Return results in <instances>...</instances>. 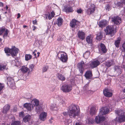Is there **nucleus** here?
<instances>
[{"label": "nucleus", "mask_w": 125, "mask_h": 125, "mask_svg": "<svg viewBox=\"0 0 125 125\" xmlns=\"http://www.w3.org/2000/svg\"><path fill=\"white\" fill-rule=\"evenodd\" d=\"M106 10L109 11V10L110 9V7L109 5L108 4H107L106 5Z\"/></svg>", "instance_id": "3c124183"}, {"label": "nucleus", "mask_w": 125, "mask_h": 125, "mask_svg": "<svg viewBox=\"0 0 125 125\" xmlns=\"http://www.w3.org/2000/svg\"><path fill=\"white\" fill-rule=\"evenodd\" d=\"M99 48L102 53H106L107 52V50L105 45L103 43H101L99 47Z\"/></svg>", "instance_id": "a211bd4d"}, {"label": "nucleus", "mask_w": 125, "mask_h": 125, "mask_svg": "<svg viewBox=\"0 0 125 125\" xmlns=\"http://www.w3.org/2000/svg\"><path fill=\"white\" fill-rule=\"evenodd\" d=\"M59 59L62 62H66L67 61L68 58L66 53L64 52L59 51L57 54Z\"/></svg>", "instance_id": "7ed1b4c3"}, {"label": "nucleus", "mask_w": 125, "mask_h": 125, "mask_svg": "<svg viewBox=\"0 0 125 125\" xmlns=\"http://www.w3.org/2000/svg\"><path fill=\"white\" fill-rule=\"evenodd\" d=\"M94 122V121L93 119H90L88 120L87 124H93Z\"/></svg>", "instance_id": "37998d69"}, {"label": "nucleus", "mask_w": 125, "mask_h": 125, "mask_svg": "<svg viewBox=\"0 0 125 125\" xmlns=\"http://www.w3.org/2000/svg\"><path fill=\"white\" fill-rule=\"evenodd\" d=\"M98 109L96 107L93 106L90 109V114L91 115H93L95 114L97 111Z\"/></svg>", "instance_id": "b1692460"}, {"label": "nucleus", "mask_w": 125, "mask_h": 125, "mask_svg": "<svg viewBox=\"0 0 125 125\" xmlns=\"http://www.w3.org/2000/svg\"><path fill=\"white\" fill-rule=\"evenodd\" d=\"M32 23L34 24H37V21L36 19H35L34 20H33L32 21Z\"/></svg>", "instance_id": "864d4df0"}, {"label": "nucleus", "mask_w": 125, "mask_h": 125, "mask_svg": "<svg viewBox=\"0 0 125 125\" xmlns=\"http://www.w3.org/2000/svg\"><path fill=\"white\" fill-rule=\"evenodd\" d=\"M69 3L70 4L71 3H72V2L71 1H70ZM63 10V11L67 13L73 12V7L71 6L70 4H68L65 6L64 7Z\"/></svg>", "instance_id": "423d86ee"}, {"label": "nucleus", "mask_w": 125, "mask_h": 125, "mask_svg": "<svg viewBox=\"0 0 125 125\" xmlns=\"http://www.w3.org/2000/svg\"><path fill=\"white\" fill-rule=\"evenodd\" d=\"M25 60L26 61L30 60L32 58V56L30 54H25Z\"/></svg>", "instance_id": "f704fd0d"}, {"label": "nucleus", "mask_w": 125, "mask_h": 125, "mask_svg": "<svg viewBox=\"0 0 125 125\" xmlns=\"http://www.w3.org/2000/svg\"><path fill=\"white\" fill-rule=\"evenodd\" d=\"M64 122V124L65 125H71V121L69 119H66Z\"/></svg>", "instance_id": "58836bf2"}, {"label": "nucleus", "mask_w": 125, "mask_h": 125, "mask_svg": "<svg viewBox=\"0 0 125 125\" xmlns=\"http://www.w3.org/2000/svg\"><path fill=\"white\" fill-rule=\"evenodd\" d=\"M107 21L105 20H102L99 21L98 25L102 29L107 25Z\"/></svg>", "instance_id": "dca6fc26"}, {"label": "nucleus", "mask_w": 125, "mask_h": 125, "mask_svg": "<svg viewBox=\"0 0 125 125\" xmlns=\"http://www.w3.org/2000/svg\"><path fill=\"white\" fill-rule=\"evenodd\" d=\"M106 32V35H109L111 37L113 36L114 35V32Z\"/></svg>", "instance_id": "ea45409f"}, {"label": "nucleus", "mask_w": 125, "mask_h": 125, "mask_svg": "<svg viewBox=\"0 0 125 125\" xmlns=\"http://www.w3.org/2000/svg\"><path fill=\"white\" fill-rule=\"evenodd\" d=\"M21 16V15L20 13H19L18 14V17H17V18H19Z\"/></svg>", "instance_id": "680f3d73"}, {"label": "nucleus", "mask_w": 125, "mask_h": 125, "mask_svg": "<svg viewBox=\"0 0 125 125\" xmlns=\"http://www.w3.org/2000/svg\"><path fill=\"white\" fill-rule=\"evenodd\" d=\"M84 76L87 79H90L93 76L92 71L91 70L87 71L85 73Z\"/></svg>", "instance_id": "f3484780"}, {"label": "nucleus", "mask_w": 125, "mask_h": 125, "mask_svg": "<svg viewBox=\"0 0 125 125\" xmlns=\"http://www.w3.org/2000/svg\"><path fill=\"white\" fill-rule=\"evenodd\" d=\"M95 6L94 4L91 5V8H88L87 10V14H91L94 12L95 10Z\"/></svg>", "instance_id": "4468645a"}, {"label": "nucleus", "mask_w": 125, "mask_h": 125, "mask_svg": "<svg viewBox=\"0 0 125 125\" xmlns=\"http://www.w3.org/2000/svg\"><path fill=\"white\" fill-rule=\"evenodd\" d=\"M63 22V20L62 17H59L57 20V24L59 26H61Z\"/></svg>", "instance_id": "c85d7f7f"}, {"label": "nucleus", "mask_w": 125, "mask_h": 125, "mask_svg": "<svg viewBox=\"0 0 125 125\" xmlns=\"http://www.w3.org/2000/svg\"><path fill=\"white\" fill-rule=\"evenodd\" d=\"M105 118L100 115L96 116L95 119V121L97 124L102 123L105 120Z\"/></svg>", "instance_id": "1a4fd4ad"}, {"label": "nucleus", "mask_w": 125, "mask_h": 125, "mask_svg": "<svg viewBox=\"0 0 125 125\" xmlns=\"http://www.w3.org/2000/svg\"><path fill=\"white\" fill-rule=\"evenodd\" d=\"M55 15V13L53 11L51 12L50 13L48 12L47 14L48 19L49 20L51 19L52 18L54 17Z\"/></svg>", "instance_id": "c756f323"}, {"label": "nucleus", "mask_w": 125, "mask_h": 125, "mask_svg": "<svg viewBox=\"0 0 125 125\" xmlns=\"http://www.w3.org/2000/svg\"><path fill=\"white\" fill-rule=\"evenodd\" d=\"M109 111V109L106 107H102L100 109V114L104 115L107 114Z\"/></svg>", "instance_id": "f8f14e48"}, {"label": "nucleus", "mask_w": 125, "mask_h": 125, "mask_svg": "<svg viewBox=\"0 0 125 125\" xmlns=\"http://www.w3.org/2000/svg\"><path fill=\"white\" fill-rule=\"evenodd\" d=\"M37 54H38V55H37L38 57H39V55H39V54H40V52H38Z\"/></svg>", "instance_id": "338daca9"}, {"label": "nucleus", "mask_w": 125, "mask_h": 125, "mask_svg": "<svg viewBox=\"0 0 125 125\" xmlns=\"http://www.w3.org/2000/svg\"><path fill=\"white\" fill-rule=\"evenodd\" d=\"M78 108L74 104L69 106L68 112L70 118H75L76 116L78 115L79 112Z\"/></svg>", "instance_id": "f257e3e1"}, {"label": "nucleus", "mask_w": 125, "mask_h": 125, "mask_svg": "<svg viewBox=\"0 0 125 125\" xmlns=\"http://www.w3.org/2000/svg\"><path fill=\"white\" fill-rule=\"evenodd\" d=\"M77 21L76 20L73 19L70 22V25L72 28L73 31H80L79 30L78 31V27L77 25Z\"/></svg>", "instance_id": "39448f33"}, {"label": "nucleus", "mask_w": 125, "mask_h": 125, "mask_svg": "<svg viewBox=\"0 0 125 125\" xmlns=\"http://www.w3.org/2000/svg\"><path fill=\"white\" fill-rule=\"evenodd\" d=\"M33 54H34V55L35 56L36 55V54L35 53V52H33Z\"/></svg>", "instance_id": "0e129e2a"}, {"label": "nucleus", "mask_w": 125, "mask_h": 125, "mask_svg": "<svg viewBox=\"0 0 125 125\" xmlns=\"http://www.w3.org/2000/svg\"><path fill=\"white\" fill-rule=\"evenodd\" d=\"M10 106L9 104L5 105L2 111V113L4 114L7 113L8 111L10 109Z\"/></svg>", "instance_id": "393cba45"}, {"label": "nucleus", "mask_w": 125, "mask_h": 125, "mask_svg": "<svg viewBox=\"0 0 125 125\" xmlns=\"http://www.w3.org/2000/svg\"><path fill=\"white\" fill-rule=\"evenodd\" d=\"M78 36L79 38L83 40L85 39V33L83 32H78Z\"/></svg>", "instance_id": "a878e982"}, {"label": "nucleus", "mask_w": 125, "mask_h": 125, "mask_svg": "<svg viewBox=\"0 0 125 125\" xmlns=\"http://www.w3.org/2000/svg\"><path fill=\"white\" fill-rule=\"evenodd\" d=\"M20 70L22 72V73H26L28 71H29L28 73H30V69L27 67H25V66H22L20 69Z\"/></svg>", "instance_id": "4be33fe9"}, {"label": "nucleus", "mask_w": 125, "mask_h": 125, "mask_svg": "<svg viewBox=\"0 0 125 125\" xmlns=\"http://www.w3.org/2000/svg\"><path fill=\"white\" fill-rule=\"evenodd\" d=\"M91 36H88L86 38V41L88 44H91L92 43V40L91 39Z\"/></svg>", "instance_id": "e433bc0d"}, {"label": "nucleus", "mask_w": 125, "mask_h": 125, "mask_svg": "<svg viewBox=\"0 0 125 125\" xmlns=\"http://www.w3.org/2000/svg\"><path fill=\"white\" fill-rule=\"evenodd\" d=\"M0 31H8V30L4 27H2L0 28Z\"/></svg>", "instance_id": "a18cd8bd"}, {"label": "nucleus", "mask_w": 125, "mask_h": 125, "mask_svg": "<svg viewBox=\"0 0 125 125\" xmlns=\"http://www.w3.org/2000/svg\"><path fill=\"white\" fill-rule=\"evenodd\" d=\"M33 31H34L36 29V27H35L34 26H33Z\"/></svg>", "instance_id": "052dcab7"}, {"label": "nucleus", "mask_w": 125, "mask_h": 125, "mask_svg": "<svg viewBox=\"0 0 125 125\" xmlns=\"http://www.w3.org/2000/svg\"><path fill=\"white\" fill-rule=\"evenodd\" d=\"M23 107L29 111H31V110L32 108H33V106L31 104L27 103L24 104L23 105Z\"/></svg>", "instance_id": "6ab92c4d"}, {"label": "nucleus", "mask_w": 125, "mask_h": 125, "mask_svg": "<svg viewBox=\"0 0 125 125\" xmlns=\"http://www.w3.org/2000/svg\"><path fill=\"white\" fill-rule=\"evenodd\" d=\"M34 65L33 64L30 65L29 67L30 71V70L31 71H32L34 69Z\"/></svg>", "instance_id": "79ce46f5"}, {"label": "nucleus", "mask_w": 125, "mask_h": 125, "mask_svg": "<svg viewBox=\"0 0 125 125\" xmlns=\"http://www.w3.org/2000/svg\"><path fill=\"white\" fill-rule=\"evenodd\" d=\"M90 54V52L89 51H87L84 54L83 56L86 59L87 58Z\"/></svg>", "instance_id": "c9c22d12"}, {"label": "nucleus", "mask_w": 125, "mask_h": 125, "mask_svg": "<svg viewBox=\"0 0 125 125\" xmlns=\"http://www.w3.org/2000/svg\"><path fill=\"white\" fill-rule=\"evenodd\" d=\"M58 77L59 79L62 81H64L65 80V77L62 74L60 73L58 74Z\"/></svg>", "instance_id": "473e14b6"}, {"label": "nucleus", "mask_w": 125, "mask_h": 125, "mask_svg": "<svg viewBox=\"0 0 125 125\" xmlns=\"http://www.w3.org/2000/svg\"><path fill=\"white\" fill-rule=\"evenodd\" d=\"M115 113L119 116L118 121L119 123L125 121V112L123 110H119L116 111Z\"/></svg>", "instance_id": "20e7f679"}, {"label": "nucleus", "mask_w": 125, "mask_h": 125, "mask_svg": "<svg viewBox=\"0 0 125 125\" xmlns=\"http://www.w3.org/2000/svg\"><path fill=\"white\" fill-rule=\"evenodd\" d=\"M114 62L112 60L107 61L105 64V66L107 67H110L114 64Z\"/></svg>", "instance_id": "bb28decb"}, {"label": "nucleus", "mask_w": 125, "mask_h": 125, "mask_svg": "<svg viewBox=\"0 0 125 125\" xmlns=\"http://www.w3.org/2000/svg\"><path fill=\"white\" fill-rule=\"evenodd\" d=\"M18 51L19 49L15 46H12L11 49L8 47H5L4 49L5 52L6 53H9L13 57L17 56Z\"/></svg>", "instance_id": "f03ea898"}, {"label": "nucleus", "mask_w": 125, "mask_h": 125, "mask_svg": "<svg viewBox=\"0 0 125 125\" xmlns=\"http://www.w3.org/2000/svg\"><path fill=\"white\" fill-rule=\"evenodd\" d=\"M112 20L114 24L119 25L121 22L122 19L120 17L117 16L112 18Z\"/></svg>", "instance_id": "9d476101"}, {"label": "nucleus", "mask_w": 125, "mask_h": 125, "mask_svg": "<svg viewBox=\"0 0 125 125\" xmlns=\"http://www.w3.org/2000/svg\"><path fill=\"white\" fill-rule=\"evenodd\" d=\"M116 71L118 72V73L120 74L121 73V70L120 69H118L116 70Z\"/></svg>", "instance_id": "5fc2aeb1"}, {"label": "nucleus", "mask_w": 125, "mask_h": 125, "mask_svg": "<svg viewBox=\"0 0 125 125\" xmlns=\"http://www.w3.org/2000/svg\"><path fill=\"white\" fill-rule=\"evenodd\" d=\"M62 114L64 116H66L67 115V112H64L62 113Z\"/></svg>", "instance_id": "13d9d810"}, {"label": "nucleus", "mask_w": 125, "mask_h": 125, "mask_svg": "<svg viewBox=\"0 0 125 125\" xmlns=\"http://www.w3.org/2000/svg\"><path fill=\"white\" fill-rule=\"evenodd\" d=\"M7 54V56H9L10 55V53H6Z\"/></svg>", "instance_id": "774afa93"}, {"label": "nucleus", "mask_w": 125, "mask_h": 125, "mask_svg": "<svg viewBox=\"0 0 125 125\" xmlns=\"http://www.w3.org/2000/svg\"><path fill=\"white\" fill-rule=\"evenodd\" d=\"M31 118V116L29 115H28L23 118V121L24 123L29 122L30 121Z\"/></svg>", "instance_id": "cd10ccee"}, {"label": "nucleus", "mask_w": 125, "mask_h": 125, "mask_svg": "<svg viewBox=\"0 0 125 125\" xmlns=\"http://www.w3.org/2000/svg\"><path fill=\"white\" fill-rule=\"evenodd\" d=\"M8 32H5V33L3 35V37L4 38L5 37L8 36Z\"/></svg>", "instance_id": "603ef678"}, {"label": "nucleus", "mask_w": 125, "mask_h": 125, "mask_svg": "<svg viewBox=\"0 0 125 125\" xmlns=\"http://www.w3.org/2000/svg\"><path fill=\"white\" fill-rule=\"evenodd\" d=\"M122 51L123 52L125 51V42H124L122 46Z\"/></svg>", "instance_id": "de8ad7c7"}, {"label": "nucleus", "mask_w": 125, "mask_h": 125, "mask_svg": "<svg viewBox=\"0 0 125 125\" xmlns=\"http://www.w3.org/2000/svg\"><path fill=\"white\" fill-rule=\"evenodd\" d=\"M49 67L48 66H44L43 67L42 69V71L43 72H44L47 71Z\"/></svg>", "instance_id": "a19ab883"}, {"label": "nucleus", "mask_w": 125, "mask_h": 125, "mask_svg": "<svg viewBox=\"0 0 125 125\" xmlns=\"http://www.w3.org/2000/svg\"><path fill=\"white\" fill-rule=\"evenodd\" d=\"M28 27V26H27L24 25L23 26V27L24 28H26V27Z\"/></svg>", "instance_id": "69168bd1"}, {"label": "nucleus", "mask_w": 125, "mask_h": 125, "mask_svg": "<svg viewBox=\"0 0 125 125\" xmlns=\"http://www.w3.org/2000/svg\"><path fill=\"white\" fill-rule=\"evenodd\" d=\"M42 110V108L40 106L38 105L36 107L35 111L37 113H39Z\"/></svg>", "instance_id": "2f4dec72"}, {"label": "nucleus", "mask_w": 125, "mask_h": 125, "mask_svg": "<svg viewBox=\"0 0 125 125\" xmlns=\"http://www.w3.org/2000/svg\"><path fill=\"white\" fill-rule=\"evenodd\" d=\"M77 12L78 13H82L83 10L81 9H80L77 10Z\"/></svg>", "instance_id": "09e8293b"}, {"label": "nucleus", "mask_w": 125, "mask_h": 125, "mask_svg": "<svg viewBox=\"0 0 125 125\" xmlns=\"http://www.w3.org/2000/svg\"><path fill=\"white\" fill-rule=\"evenodd\" d=\"M72 89V86L69 84H65L62 85L61 88V90L63 92H68L71 91Z\"/></svg>", "instance_id": "0eeeda50"}, {"label": "nucleus", "mask_w": 125, "mask_h": 125, "mask_svg": "<svg viewBox=\"0 0 125 125\" xmlns=\"http://www.w3.org/2000/svg\"><path fill=\"white\" fill-rule=\"evenodd\" d=\"M21 122L19 121H15L13 122L11 125H21Z\"/></svg>", "instance_id": "4c0bfd02"}, {"label": "nucleus", "mask_w": 125, "mask_h": 125, "mask_svg": "<svg viewBox=\"0 0 125 125\" xmlns=\"http://www.w3.org/2000/svg\"><path fill=\"white\" fill-rule=\"evenodd\" d=\"M39 102L38 100L36 99H33L31 101V104L34 106H37L39 105Z\"/></svg>", "instance_id": "5701e85b"}, {"label": "nucleus", "mask_w": 125, "mask_h": 125, "mask_svg": "<svg viewBox=\"0 0 125 125\" xmlns=\"http://www.w3.org/2000/svg\"><path fill=\"white\" fill-rule=\"evenodd\" d=\"M19 116L20 117H23L24 116V114H23V113L22 112H20L19 113Z\"/></svg>", "instance_id": "8fccbe9b"}, {"label": "nucleus", "mask_w": 125, "mask_h": 125, "mask_svg": "<svg viewBox=\"0 0 125 125\" xmlns=\"http://www.w3.org/2000/svg\"><path fill=\"white\" fill-rule=\"evenodd\" d=\"M121 1L124 5H125V0H121Z\"/></svg>", "instance_id": "4d7b16f0"}, {"label": "nucleus", "mask_w": 125, "mask_h": 125, "mask_svg": "<svg viewBox=\"0 0 125 125\" xmlns=\"http://www.w3.org/2000/svg\"><path fill=\"white\" fill-rule=\"evenodd\" d=\"M121 38L119 37L117 38L116 40L115 41L114 44L115 45L116 47L117 48L119 47L121 43Z\"/></svg>", "instance_id": "412c9836"}, {"label": "nucleus", "mask_w": 125, "mask_h": 125, "mask_svg": "<svg viewBox=\"0 0 125 125\" xmlns=\"http://www.w3.org/2000/svg\"><path fill=\"white\" fill-rule=\"evenodd\" d=\"M124 63H123L122 64L123 65V68H124V69H125V65H124Z\"/></svg>", "instance_id": "e2e57ef3"}, {"label": "nucleus", "mask_w": 125, "mask_h": 125, "mask_svg": "<svg viewBox=\"0 0 125 125\" xmlns=\"http://www.w3.org/2000/svg\"><path fill=\"white\" fill-rule=\"evenodd\" d=\"M53 120V118L52 117H51L49 120V121L52 124V120Z\"/></svg>", "instance_id": "6e6d98bb"}, {"label": "nucleus", "mask_w": 125, "mask_h": 125, "mask_svg": "<svg viewBox=\"0 0 125 125\" xmlns=\"http://www.w3.org/2000/svg\"><path fill=\"white\" fill-rule=\"evenodd\" d=\"M84 64V63L83 61H82L78 63L77 64V67L82 74H83L84 70V69L83 66Z\"/></svg>", "instance_id": "9b49d317"}, {"label": "nucleus", "mask_w": 125, "mask_h": 125, "mask_svg": "<svg viewBox=\"0 0 125 125\" xmlns=\"http://www.w3.org/2000/svg\"><path fill=\"white\" fill-rule=\"evenodd\" d=\"M103 93L105 96L108 97H111L112 95V93L108 88H106L103 90Z\"/></svg>", "instance_id": "ddd939ff"}, {"label": "nucleus", "mask_w": 125, "mask_h": 125, "mask_svg": "<svg viewBox=\"0 0 125 125\" xmlns=\"http://www.w3.org/2000/svg\"><path fill=\"white\" fill-rule=\"evenodd\" d=\"M75 125H83L82 124L80 123H76L75 124Z\"/></svg>", "instance_id": "bf43d9fd"}, {"label": "nucleus", "mask_w": 125, "mask_h": 125, "mask_svg": "<svg viewBox=\"0 0 125 125\" xmlns=\"http://www.w3.org/2000/svg\"><path fill=\"white\" fill-rule=\"evenodd\" d=\"M100 64V62L96 60L92 61L90 64V66L92 68L96 67Z\"/></svg>", "instance_id": "2eb2a0df"}, {"label": "nucleus", "mask_w": 125, "mask_h": 125, "mask_svg": "<svg viewBox=\"0 0 125 125\" xmlns=\"http://www.w3.org/2000/svg\"><path fill=\"white\" fill-rule=\"evenodd\" d=\"M103 37V36L101 32H100L99 33H98L97 35L96 38L98 40H100Z\"/></svg>", "instance_id": "72a5a7b5"}, {"label": "nucleus", "mask_w": 125, "mask_h": 125, "mask_svg": "<svg viewBox=\"0 0 125 125\" xmlns=\"http://www.w3.org/2000/svg\"><path fill=\"white\" fill-rule=\"evenodd\" d=\"M6 66L0 64V71H2L6 69Z\"/></svg>", "instance_id": "c03bdc74"}, {"label": "nucleus", "mask_w": 125, "mask_h": 125, "mask_svg": "<svg viewBox=\"0 0 125 125\" xmlns=\"http://www.w3.org/2000/svg\"><path fill=\"white\" fill-rule=\"evenodd\" d=\"M7 84L10 87L13 89H15L16 86L15 84L14 80L12 78L10 77H8L7 78Z\"/></svg>", "instance_id": "6e6552de"}, {"label": "nucleus", "mask_w": 125, "mask_h": 125, "mask_svg": "<svg viewBox=\"0 0 125 125\" xmlns=\"http://www.w3.org/2000/svg\"><path fill=\"white\" fill-rule=\"evenodd\" d=\"M47 113L45 112L42 113L39 115V118L41 121H44L47 115Z\"/></svg>", "instance_id": "aec40b11"}, {"label": "nucleus", "mask_w": 125, "mask_h": 125, "mask_svg": "<svg viewBox=\"0 0 125 125\" xmlns=\"http://www.w3.org/2000/svg\"><path fill=\"white\" fill-rule=\"evenodd\" d=\"M117 5L119 6L120 7H122L124 5L121 2V1L119 2H118L117 3Z\"/></svg>", "instance_id": "49530a36"}, {"label": "nucleus", "mask_w": 125, "mask_h": 125, "mask_svg": "<svg viewBox=\"0 0 125 125\" xmlns=\"http://www.w3.org/2000/svg\"><path fill=\"white\" fill-rule=\"evenodd\" d=\"M114 27L113 26L108 25L106 27L104 31H114Z\"/></svg>", "instance_id": "7c9ffc66"}]
</instances>
